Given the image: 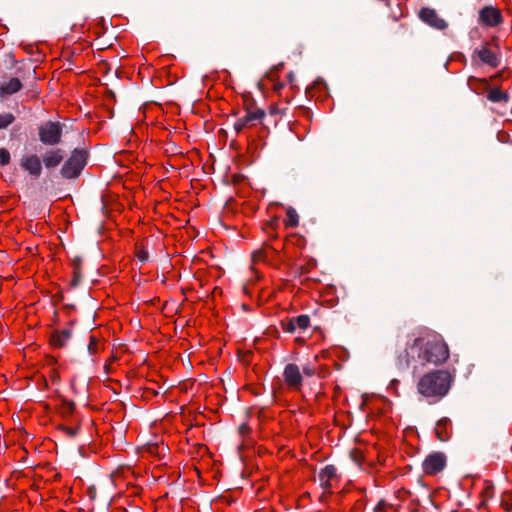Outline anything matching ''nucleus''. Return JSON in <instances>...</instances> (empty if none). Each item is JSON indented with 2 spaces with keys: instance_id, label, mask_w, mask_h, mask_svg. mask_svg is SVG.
Here are the masks:
<instances>
[{
  "instance_id": "393cba45",
  "label": "nucleus",
  "mask_w": 512,
  "mask_h": 512,
  "mask_svg": "<svg viewBox=\"0 0 512 512\" xmlns=\"http://www.w3.org/2000/svg\"><path fill=\"white\" fill-rule=\"evenodd\" d=\"M89 354H96L98 352L97 338L94 335L89 336V344L87 346Z\"/></svg>"
},
{
  "instance_id": "c85d7f7f",
  "label": "nucleus",
  "mask_w": 512,
  "mask_h": 512,
  "mask_svg": "<svg viewBox=\"0 0 512 512\" xmlns=\"http://www.w3.org/2000/svg\"><path fill=\"white\" fill-rule=\"evenodd\" d=\"M138 260L142 263L146 262L149 258L148 252L144 248H138L136 252Z\"/></svg>"
},
{
  "instance_id": "ddd939ff",
  "label": "nucleus",
  "mask_w": 512,
  "mask_h": 512,
  "mask_svg": "<svg viewBox=\"0 0 512 512\" xmlns=\"http://www.w3.org/2000/svg\"><path fill=\"white\" fill-rule=\"evenodd\" d=\"M76 321L71 320L69 326L74 325ZM72 337L71 327L55 330L50 336L51 344L56 348H63L66 346L69 339Z\"/></svg>"
},
{
  "instance_id": "bb28decb",
  "label": "nucleus",
  "mask_w": 512,
  "mask_h": 512,
  "mask_svg": "<svg viewBox=\"0 0 512 512\" xmlns=\"http://www.w3.org/2000/svg\"><path fill=\"white\" fill-rule=\"evenodd\" d=\"M59 429L64 431L69 437L73 438L79 433V426L76 427H66L63 425L59 426Z\"/></svg>"
},
{
  "instance_id": "412c9836",
  "label": "nucleus",
  "mask_w": 512,
  "mask_h": 512,
  "mask_svg": "<svg viewBox=\"0 0 512 512\" xmlns=\"http://www.w3.org/2000/svg\"><path fill=\"white\" fill-rule=\"evenodd\" d=\"M292 320L295 323L296 329L305 330L310 325V317L308 315H299L297 317H293Z\"/></svg>"
},
{
  "instance_id": "c756f323",
  "label": "nucleus",
  "mask_w": 512,
  "mask_h": 512,
  "mask_svg": "<svg viewBox=\"0 0 512 512\" xmlns=\"http://www.w3.org/2000/svg\"><path fill=\"white\" fill-rule=\"evenodd\" d=\"M81 262H82L81 257L80 256H75L72 259L73 270L74 269L81 270Z\"/></svg>"
},
{
  "instance_id": "dca6fc26",
  "label": "nucleus",
  "mask_w": 512,
  "mask_h": 512,
  "mask_svg": "<svg viewBox=\"0 0 512 512\" xmlns=\"http://www.w3.org/2000/svg\"><path fill=\"white\" fill-rule=\"evenodd\" d=\"M410 345L411 344H408L404 352L397 358V366L399 369H407L411 364V360L417 355V353H412Z\"/></svg>"
},
{
  "instance_id": "f257e3e1",
  "label": "nucleus",
  "mask_w": 512,
  "mask_h": 512,
  "mask_svg": "<svg viewBox=\"0 0 512 512\" xmlns=\"http://www.w3.org/2000/svg\"><path fill=\"white\" fill-rule=\"evenodd\" d=\"M412 353H417L421 364L432 363L439 365L449 357V349L441 339L434 338L425 341L423 338H415L410 345Z\"/></svg>"
},
{
  "instance_id": "a878e982",
  "label": "nucleus",
  "mask_w": 512,
  "mask_h": 512,
  "mask_svg": "<svg viewBox=\"0 0 512 512\" xmlns=\"http://www.w3.org/2000/svg\"><path fill=\"white\" fill-rule=\"evenodd\" d=\"M281 326L285 332L294 333L296 331V326L292 318L288 321H282Z\"/></svg>"
},
{
  "instance_id": "4c0bfd02",
  "label": "nucleus",
  "mask_w": 512,
  "mask_h": 512,
  "mask_svg": "<svg viewBox=\"0 0 512 512\" xmlns=\"http://www.w3.org/2000/svg\"><path fill=\"white\" fill-rule=\"evenodd\" d=\"M319 83H322V84H325V85H326V83L324 82V80H323V79H321V78L317 79V80H316V82H315V84H316V85H318Z\"/></svg>"
},
{
  "instance_id": "f3484780",
  "label": "nucleus",
  "mask_w": 512,
  "mask_h": 512,
  "mask_svg": "<svg viewBox=\"0 0 512 512\" xmlns=\"http://www.w3.org/2000/svg\"><path fill=\"white\" fill-rule=\"evenodd\" d=\"M449 423H450V420L448 418L440 419L437 422V425H436V435H437L438 440L441 441V442L447 441L449 439V437H450L448 432L445 430L446 426Z\"/></svg>"
},
{
  "instance_id": "f03ea898",
  "label": "nucleus",
  "mask_w": 512,
  "mask_h": 512,
  "mask_svg": "<svg viewBox=\"0 0 512 512\" xmlns=\"http://www.w3.org/2000/svg\"><path fill=\"white\" fill-rule=\"evenodd\" d=\"M452 380V375L447 370H435L419 379L417 389L427 398L440 399L449 392Z\"/></svg>"
},
{
  "instance_id": "5701e85b",
  "label": "nucleus",
  "mask_w": 512,
  "mask_h": 512,
  "mask_svg": "<svg viewBox=\"0 0 512 512\" xmlns=\"http://www.w3.org/2000/svg\"><path fill=\"white\" fill-rule=\"evenodd\" d=\"M75 403L73 401H68L63 399L62 401V414L63 416L71 415L74 412Z\"/></svg>"
},
{
  "instance_id": "f8f14e48",
  "label": "nucleus",
  "mask_w": 512,
  "mask_h": 512,
  "mask_svg": "<svg viewBox=\"0 0 512 512\" xmlns=\"http://www.w3.org/2000/svg\"><path fill=\"white\" fill-rule=\"evenodd\" d=\"M41 159L47 170L54 169L63 161L64 151L60 148L46 150Z\"/></svg>"
},
{
  "instance_id": "4be33fe9",
  "label": "nucleus",
  "mask_w": 512,
  "mask_h": 512,
  "mask_svg": "<svg viewBox=\"0 0 512 512\" xmlns=\"http://www.w3.org/2000/svg\"><path fill=\"white\" fill-rule=\"evenodd\" d=\"M15 121V116L10 113L0 114V130L7 129Z\"/></svg>"
},
{
  "instance_id": "9b49d317",
  "label": "nucleus",
  "mask_w": 512,
  "mask_h": 512,
  "mask_svg": "<svg viewBox=\"0 0 512 512\" xmlns=\"http://www.w3.org/2000/svg\"><path fill=\"white\" fill-rule=\"evenodd\" d=\"M266 116L264 109H257L253 112H246L245 116L239 118L235 124L234 129L240 133L246 126L253 125L254 121H262Z\"/></svg>"
},
{
  "instance_id": "2eb2a0df",
  "label": "nucleus",
  "mask_w": 512,
  "mask_h": 512,
  "mask_svg": "<svg viewBox=\"0 0 512 512\" xmlns=\"http://www.w3.org/2000/svg\"><path fill=\"white\" fill-rule=\"evenodd\" d=\"M337 469L334 465H326L323 469H321L318 479L320 486L329 490L331 488L330 480L336 476Z\"/></svg>"
},
{
  "instance_id": "c9c22d12",
  "label": "nucleus",
  "mask_w": 512,
  "mask_h": 512,
  "mask_svg": "<svg viewBox=\"0 0 512 512\" xmlns=\"http://www.w3.org/2000/svg\"><path fill=\"white\" fill-rule=\"evenodd\" d=\"M248 430H249V428H248V426H247V425H245V424H243V425H241V426L239 427V432H240V434H244V433H246Z\"/></svg>"
},
{
  "instance_id": "f704fd0d",
  "label": "nucleus",
  "mask_w": 512,
  "mask_h": 512,
  "mask_svg": "<svg viewBox=\"0 0 512 512\" xmlns=\"http://www.w3.org/2000/svg\"><path fill=\"white\" fill-rule=\"evenodd\" d=\"M384 507H385V502L384 500H381L374 508V512H383L384 510Z\"/></svg>"
},
{
  "instance_id": "7ed1b4c3",
  "label": "nucleus",
  "mask_w": 512,
  "mask_h": 512,
  "mask_svg": "<svg viewBox=\"0 0 512 512\" xmlns=\"http://www.w3.org/2000/svg\"><path fill=\"white\" fill-rule=\"evenodd\" d=\"M17 74L18 76L11 77L1 83L0 101H3L9 96L19 92L23 87L22 81H26L28 79H36V70L31 63H23L20 67L17 68Z\"/></svg>"
},
{
  "instance_id": "cd10ccee",
  "label": "nucleus",
  "mask_w": 512,
  "mask_h": 512,
  "mask_svg": "<svg viewBox=\"0 0 512 512\" xmlns=\"http://www.w3.org/2000/svg\"><path fill=\"white\" fill-rule=\"evenodd\" d=\"M82 280V273L81 270L74 269L73 271V278L71 280V287H77Z\"/></svg>"
},
{
  "instance_id": "6ab92c4d",
  "label": "nucleus",
  "mask_w": 512,
  "mask_h": 512,
  "mask_svg": "<svg viewBox=\"0 0 512 512\" xmlns=\"http://www.w3.org/2000/svg\"><path fill=\"white\" fill-rule=\"evenodd\" d=\"M487 98L493 103L508 102L510 99L507 93L502 92L497 88L491 89L487 95Z\"/></svg>"
},
{
  "instance_id": "473e14b6",
  "label": "nucleus",
  "mask_w": 512,
  "mask_h": 512,
  "mask_svg": "<svg viewBox=\"0 0 512 512\" xmlns=\"http://www.w3.org/2000/svg\"><path fill=\"white\" fill-rule=\"evenodd\" d=\"M245 176L242 174H234L231 176V181L234 184H238L244 180Z\"/></svg>"
},
{
  "instance_id": "0eeeda50",
  "label": "nucleus",
  "mask_w": 512,
  "mask_h": 512,
  "mask_svg": "<svg viewBox=\"0 0 512 512\" xmlns=\"http://www.w3.org/2000/svg\"><path fill=\"white\" fill-rule=\"evenodd\" d=\"M20 167L28 173L33 179H38L43 172V163L37 154H27L22 156Z\"/></svg>"
},
{
  "instance_id": "4468645a",
  "label": "nucleus",
  "mask_w": 512,
  "mask_h": 512,
  "mask_svg": "<svg viewBox=\"0 0 512 512\" xmlns=\"http://www.w3.org/2000/svg\"><path fill=\"white\" fill-rule=\"evenodd\" d=\"M473 54L477 55L478 58L484 64H487L492 68H497L500 64V60L497 57V55L487 47H482L481 49H475Z\"/></svg>"
},
{
  "instance_id": "58836bf2",
  "label": "nucleus",
  "mask_w": 512,
  "mask_h": 512,
  "mask_svg": "<svg viewBox=\"0 0 512 512\" xmlns=\"http://www.w3.org/2000/svg\"><path fill=\"white\" fill-rule=\"evenodd\" d=\"M270 112H271L272 114H274V113L276 112V109L271 108Z\"/></svg>"
},
{
  "instance_id": "b1692460",
  "label": "nucleus",
  "mask_w": 512,
  "mask_h": 512,
  "mask_svg": "<svg viewBox=\"0 0 512 512\" xmlns=\"http://www.w3.org/2000/svg\"><path fill=\"white\" fill-rule=\"evenodd\" d=\"M11 155L8 149L0 148V166H6L10 163Z\"/></svg>"
},
{
  "instance_id": "39448f33",
  "label": "nucleus",
  "mask_w": 512,
  "mask_h": 512,
  "mask_svg": "<svg viewBox=\"0 0 512 512\" xmlns=\"http://www.w3.org/2000/svg\"><path fill=\"white\" fill-rule=\"evenodd\" d=\"M63 125L60 122L47 121L38 127L39 140L43 145L56 146L61 143Z\"/></svg>"
},
{
  "instance_id": "423d86ee",
  "label": "nucleus",
  "mask_w": 512,
  "mask_h": 512,
  "mask_svg": "<svg viewBox=\"0 0 512 512\" xmlns=\"http://www.w3.org/2000/svg\"><path fill=\"white\" fill-rule=\"evenodd\" d=\"M447 464V457L443 452L429 454L422 463V469L427 475H436L443 471Z\"/></svg>"
},
{
  "instance_id": "20e7f679",
  "label": "nucleus",
  "mask_w": 512,
  "mask_h": 512,
  "mask_svg": "<svg viewBox=\"0 0 512 512\" xmlns=\"http://www.w3.org/2000/svg\"><path fill=\"white\" fill-rule=\"evenodd\" d=\"M87 159L88 152L85 149L75 148L60 169L61 176L69 180L78 178L87 164Z\"/></svg>"
},
{
  "instance_id": "aec40b11",
  "label": "nucleus",
  "mask_w": 512,
  "mask_h": 512,
  "mask_svg": "<svg viewBox=\"0 0 512 512\" xmlns=\"http://www.w3.org/2000/svg\"><path fill=\"white\" fill-rule=\"evenodd\" d=\"M287 219L285 220V225L287 227H297L299 224V215L297 211L293 207H288L286 210Z\"/></svg>"
},
{
  "instance_id": "a211bd4d",
  "label": "nucleus",
  "mask_w": 512,
  "mask_h": 512,
  "mask_svg": "<svg viewBox=\"0 0 512 512\" xmlns=\"http://www.w3.org/2000/svg\"><path fill=\"white\" fill-rule=\"evenodd\" d=\"M243 108L246 112H253L257 109H262L258 106L257 101L254 99L251 92H245L242 94Z\"/></svg>"
},
{
  "instance_id": "9d476101",
  "label": "nucleus",
  "mask_w": 512,
  "mask_h": 512,
  "mask_svg": "<svg viewBox=\"0 0 512 512\" xmlns=\"http://www.w3.org/2000/svg\"><path fill=\"white\" fill-rule=\"evenodd\" d=\"M479 19L487 26H497L503 21L501 11L491 5L483 7L479 11Z\"/></svg>"
},
{
  "instance_id": "6e6552de",
  "label": "nucleus",
  "mask_w": 512,
  "mask_h": 512,
  "mask_svg": "<svg viewBox=\"0 0 512 512\" xmlns=\"http://www.w3.org/2000/svg\"><path fill=\"white\" fill-rule=\"evenodd\" d=\"M283 378L285 383L294 390H299L302 386L303 376L299 366L295 363H288L284 367Z\"/></svg>"
},
{
  "instance_id": "72a5a7b5",
  "label": "nucleus",
  "mask_w": 512,
  "mask_h": 512,
  "mask_svg": "<svg viewBox=\"0 0 512 512\" xmlns=\"http://www.w3.org/2000/svg\"><path fill=\"white\" fill-rule=\"evenodd\" d=\"M87 493H88V496L90 497V499L94 500L96 498V493H97L96 487L94 485L89 486Z\"/></svg>"
},
{
  "instance_id": "e433bc0d",
  "label": "nucleus",
  "mask_w": 512,
  "mask_h": 512,
  "mask_svg": "<svg viewBox=\"0 0 512 512\" xmlns=\"http://www.w3.org/2000/svg\"><path fill=\"white\" fill-rule=\"evenodd\" d=\"M294 78H295L294 73H293V72H290V73L288 74V79H289V81H290V82H292V81L294 80Z\"/></svg>"
},
{
  "instance_id": "7c9ffc66",
  "label": "nucleus",
  "mask_w": 512,
  "mask_h": 512,
  "mask_svg": "<svg viewBox=\"0 0 512 512\" xmlns=\"http://www.w3.org/2000/svg\"><path fill=\"white\" fill-rule=\"evenodd\" d=\"M303 374L306 376H313L315 374V368L310 365H305L303 367Z\"/></svg>"
},
{
  "instance_id": "2f4dec72",
  "label": "nucleus",
  "mask_w": 512,
  "mask_h": 512,
  "mask_svg": "<svg viewBox=\"0 0 512 512\" xmlns=\"http://www.w3.org/2000/svg\"><path fill=\"white\" fill-rule=\"evenodd\" d=\"M350 456L351 458L353 459L354 462L356 463H360V458H361V455H360V452L356 449L352 450L351 453H350Z\"/></svg>"
},
{
  "instance_id": "1a4fd4ad",
  "label": "nucleus",
  "mask_w": 512,
  "mask_h": 512,
  "mask_svg": "<svg viewBox=\"0 0 512 512\" xmlns=\"http://www.w3.org/2000/svg\"><path fill=\"white\" fill-rule=\"evenodd\" d=\"M419 18L429 26L438 30H443L448 26L447 22L439 17L436 10L429 7L421 8Z\"/></svg>"
}]
</instances>
